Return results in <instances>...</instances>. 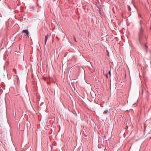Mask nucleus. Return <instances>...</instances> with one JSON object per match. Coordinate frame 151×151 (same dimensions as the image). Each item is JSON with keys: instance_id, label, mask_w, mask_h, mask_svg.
I'll return each mask as SVG.
<instances>
[{"instance_id": "obj_1", "label": "nucleus", "mask_w": 151, "mask_h": 151, "mask_svg": "<svg viewBox=\"0 0 151 151\" xmlns=\"http://www.w3.org/2000/svg\"><path fill=\"white\" fill-rule=\"evenodd\" d=\"M22 33L24 34V35L26 37H29V31L27 29L23 30L22 32Z\"/></svg>"}, {"instance_id": "obj_2", "label": "nucleus", "mask_w": 151, "mask_h": 151, "mask_svg": "<svg viewBox=\"0 0 151 151\" xmlns=\"http://www.w3.org/2000/svg\"><path fill=\"white\" fill-rule=\"evenodd\" d=\"M108 111L107 110H106L104 111L103 114H104L107 115L108 114Z\"/></svg>"}, {"instance_id": "obj_3", "label": "nucleus", "mask_w": 151, "mask_h": 151, "mask_svg": "<svg viewBox=\"0 0 151 151\" xmlns=\"http://www.w3.org/2000/svg\"><path fill=\"white\" fill-rule=\"evenodd\" d=\"M47 36L45 37V44H46L47 40Z\"/></svg>"}, {"instance_id": "obj_4", "label": "nucleus", "mask_w": 151, "mask_h": 151, "mask_svg": "<svg viewBox=\"0 0 151 151\" xmlns=\"http://www.w3.org/2000/svg\"><path fill=\"white\" fill-rule=\"evenodd\" d=\"M13 71L14 72H15V73H16V70L14 68L13 69Z\"/></svg>"}, {"instance_id": "obj_5", "label": "nucleus", "mask_w": 151, "mask_h": 151, "mask_svg": "<svg viewBox=\"0 0 151 151\" xmlns=\"http://www.w3.org/2000/svg\"><path fill=\"white\" fill-rule=\"evenodd\" d=\"M73 40L76 42V39L75 37H73Z\"/></svg>"}, {"instance_id": "obj_6", "label": "nucleus", "mask_w": 151, "mask_h": 151, "mask_svg": "<svg viewBox=\"0 0 151 151\" xmlns=\"http://www.w3.org/2000/svg\"><path fill=\"white\" fill-rule=\"evenodd\" d=\"M109 73L110 75H111V72H110V71H109Z\"/></svg>"}, {"instance_id": "obj_7", "label": "nucleus", "mask_w": 151, "mask_h": 151, "mask_svg": "<svg viewBox=\"0 0 151 151\" xmlns=\"http://www.w3.org/2000/svg\"><path fill=\"white\" fill-rule=\"evenodd\" d=\"M145 47H147V46H146V45H145Z\"/></svg>"}, {"instance_id": "obj_8", "label": "nucleus", "mask_w": 151, "mask_h": 151, "mask_svg": "<svg viewBox=\"0 0 151 151\" xmlns=\"http://www.w3.org/2000/svg\"><path fill=\"white\" fill-rule=\"evenodd\" d=\"M142 29V27H141V29Z\"/></svg>"}]
</instances>
